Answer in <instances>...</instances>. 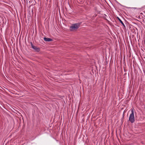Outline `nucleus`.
<instances>
[{
    "label": "nucleus",
    "mask_w": 145,
    "mask_h": 145,
    "mask_svg": "<svg viewBox=\"0 0 145 145\" xmlns=\"http://www.w3.org/2000/svg\"><path fill=\"white\" fill-rule=\"evenodd\" d=\"M80 23L72 24L70 27V30L71 31H76L80 27Z\"/></svg>",
    "instance_id": "1"
},
{
    "label": "nucleus",
    "mask_w": 145,
    "mask_h": 145,
    "mask_svg": "<svg viewBox=\"0 0 145 145\" xmlns=\"http://www.w3.org/2000/svg\"><path fill=\"white\" fill-rule=\"evenodd\" d=\"M131 113L130 114L129 117V120L131 123H133L135 121L134 113L133 110H131Z\"/></svg>",
    "instance_id": "2"
},
{
    "label": "nucleus",
    "mask_w": 145,
    "mask_h": 145,
    "mask_svg": "<svg viewBox=\"0 0 145 145\" xmlns=\"http://www.w3.org/2000/svg\"><path fill=\"white\" fill-rule=\"evenodd\" d=\"M31 46L32 48L37 51L39 52V49L37 47L33 46L32 44L31 45Z\"/></svg>",
    "instance_id": "3"
},
{
    "label": "nucleus",
    "mask_w": 145,
    "mask_h": 145,
    "mask_svg": "<svg viewBox=\"0 0 145 145\" xmlns=\"http://www.w3.org/2000/svg\"><path fill=\"white\" fill-rule=\"evenodd\" d=\"M44 40L46 41L49 42L52 40L49 38H46L44 37Z\"/></svg>",
    "instance_id": "4"
},
{
    "label": "nucleus",
    "mask_w": 145,
    "mask_h": 145,
    "mask_svg": "<svg viewBox=\"0 0 145 145\" xmlns=\"http://www.w3.org/2000/svg\"><path fill=\"white\" fill-rule=\"evenodd\" d=\"M119 20L120 21V23L122 24L123 25V26L124 27L125 26V25L122 22V21L120 20V19H119Z\"/></svg>",
    "instance_id": "5"
}]
</instances>
